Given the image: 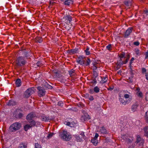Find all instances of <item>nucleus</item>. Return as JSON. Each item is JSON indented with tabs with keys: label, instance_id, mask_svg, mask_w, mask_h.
Listing matches in <instances>:
<instances>
[{
	"label": "nucleus",
	"instance_id": "1",
	"mask_svg": "<svg viewBox=\"0 0 148 148\" xmlns=\"http://www.w3.org/2000/svg\"><path fill=\"white\" fill-rule=\"evenodd\" d=\"M60 138L65 141H69L71 138V135L66 131H64L60 134Z\"/></svg>",
	"mask_w": 148,
	"mask_h": 148
},
{
	"label": "nucleus",
	"instance_id": "2",
	"mask_svg": "<svg viewBox=\"0 0 148 148\" xmlns=\"http://www.w3.org/2000/svg\"><path fill=\"white\" fill-rule=\"evenodd\" d=\"M21 124L19 122H16L12 124L10 127L11 132H15L19 130L21 127Z\"/></svg>",
	"mask_w": 148,
	"mask_h": 148
},
{
	"label": "nucleus",
	"instance_id": "3",
	"mask_svg": "<svg viewBox=\"0 0 148 148\" xmlns=\"http://www.w3.org/2000/svg\"><path fill=\"white\" fill-rule=\"evenodd\" d=\"M14 117L17 119H22L24 116L23 111L21 108H18L15 110L14 114Z\"/></svg>",
	"mask_w": 148,
	"mask_h": 148
},
{
	"label": "nucleus",
	"instance_id": "4",
	"mask_svg": "<svg viewBox=\"0 0 148 148\" xmlns=\"http://www.w3.org/2000/svg\"><path fill=\"white\" fill-rule=\"evenodd\" d=\"M26 62V61L24 60V57L22 56L18 57L16 60V64L18 66H22L24 65Z\"/></svg>",
	"mask_w": 148,
	"mask_h": 148
},
{
	"label": "nucleus",
	"instance_id": "5",
	"mask_svg": "<svg viewBox=\"0 0 148 148\" xmlns=\"http://www.w3.org/2000/svg\"><path fill=\"white\" fill-rule=\"evenodd\" d=\"M34 87L27 89L24 93V97L26 98H28L34 92Z\"/></svg>",
	"mask_w": 148,
	"mask_h": 148
},
{
	"label": "nucleus",
	"instance_id": "6",
	"mask_svg": "<svg viewBox=\"0 0 148 148\" xmlns=\"http://www.w3.org/2000/svg\"><path fill=\"white\" fill-rule=\"evenodd\" d=\"M37 89L38 90V95L39 97H42L45 95L46 91L44 88L39 86L37 87Z\"/></svg>",
	"mask_w": 148,
	"mask_h": 148
},
{
	"label": "nucleus",
	"instance_id": "7",
	"mask_svg": "<svg viewBox=\"0 0 148 148\" xmlns=\"http://www.w3.org/2000/svg\"><path fill=\"white\" fill-rule=\"evenodd\" d=\"M20 50L22 52V54L25 57H28L30 56L29 51H26L24 47H21Z\"/></svg>",
	"mask_w": 148,
	"mask_h": 148
},
{
	"label": "nucleus",
	"instance_id": "8",
	"mask_svg": "<svg viewBox=\"0 0 148 148\" xmlns=\"http://www.w3.org/2000/svg\"><path fill=\"white\" fill-rule=\"evenodd\" d=\"M18 103L16 101L13 99H11L7 103V105L10 106H12L17 105Z\"/></svg>",
	"mask_w": 148,
	"mask_h": 148
},
{
	"label": "nucleus",
	"instance_id": "9",
	"mask_svg": "<svg viewBox=\"0 0 148 148\" xmlns=\"http://www.w3.org/2000/svg\"><path fill=\"white\" fill-rule=\"evenodd\" d=\"M27 121L28 123H30L29 125L32 127L34 126H36L37 125H38L39 123V122L38 121H35L34 119L30 120Z\"/></svg>",
	"mask_w": 148,
	"mask_h": 148
},
{
	"label": "nucleus",
	"instance_id": "10",
	"mask_svg": "<svg viewBox=\"0 0 148 148\" xmlns=\"http://www.w3.org/2000/svg\"><path fill=\"white\" fill-rule=\"evenodd\" d=\"M132 28L131 27H129L126 31L125 32L124 37L127 38L130 35L131 33L132 32Z\"/></svg>",
	"mask_w": 148,
	"mask_h": 148
},
{
	"label": "nucleus",
	"instance_id": "11",
	"mask_svg": "<svg viewBox=\"0 0 148 148\" xmlns=\"http://www.w3.org/2000/svg\"><path fill=\"white\" fill-rule=\"evenodd\" d=\"M90 119V116L87 113H85V114H84V115L82 116L81 117V120L84 121H86Z\"/></svg>",
	"mask_w": 148,
	"mask_h": 148
},
{
	"label": "nucleus",
	"instance_id": "12",
	"mask_svg": "<svg viewBox=\"0 0 148 148\" xmlns=\"http://www.w3.org/2000/svg\"><path fill=\"white\" fill-rule=\"evenodd\" d=\"M78 51V49L77 48H75L74 49H72L69 50L67 51V53L70 54H73L77 53Z\"/></svg>",
	"mask_w": 148,
	"mask_h": 148
},
{
	"label": "nucleus",
	"instance_id": "13",
	"mask_svg": "<svg viewBox=\"0 0 148 148\" xmlns=\"http://www.w3.org/2000/svg\"><path fill=\"white\" fill-rule=\"evenodd\" d=\"M40 119L42 121H48L49 120H51L53 119L52 118H51L50 117L45 116H41L40 117Z\"/></svg>",
	"mask_w": 148,
	"mask_h": 148
},
{
	"label": "nucleus",
	"instance_id": "14",
	"mask_svg": "<svg viewBox=\"0 0 148 148\" xmlns=\"http://www.w3.org/2000/svg\"><path fill=\"white\" fill-rule=\"evenodd\" d=\"M136 143H140V145H143L144 143V140L142 139L140 136H138Z\"/></svg>",
	"mask_w": 148,
	"mask_h": 148
},
{
	"label": "nucleus",
	"instance_id": "15",
	"mask_svg": "<svg viewBox=\"0 0 148 148\" xmlns=\"http://www.w3.org/2000/svg\"><path fill=\"white\" fill-rule=\"evenodd\" d=\"M35 116L34 114L32 113L28 114L26 116V119L27 121L30 120H33Z\"/></svg>",
	"mask_w": 148,
	"mask_h": 148
},
{
	"label": "nucleus",
	"instance_id": "16",
	"mask_svg": "<svg viewBox=\"0 0 148 148\" xmlns=\"http://www.w3.org/2000/svg\"><path fill=\"white\" fill-rule=\"evenodd\" d=\"M63 19L65 20H67L69 21V23H70L72 20V17L69 15H66V16L63 17Z\"/></svg>",
	"mask_w": 148,
	"mask_h": 148
},
{
	"label": "nucleus",
	"instance_id": "17",
	"mask_svg": "<svg viewBox=\"0 0 148 148\" xmlns=\"http://www.w3.org/2000/svg\"><path fill=\"white\" fill-rule=\"evenodd\" d=\"M130 56L128 55V58H127L126 60L124 62L119 61V62L117 63V64H118V65L119 66H120L121 67V66L123 65L124 64H126Z\"/></svg>",
	"mask_w": 148,
	"mask_h": 148
},
{
	"label": "nucleus",
	"instance_id": "18",
	"mask_svg": "<svg viewBox=\"0 0 148 148\" xmlns=\"http://www.w3.org/2000/svg\"><path fill=\"white\" fill-rule=\"evenodd\" d=\"M74 2L73 0H66L64 2V5H69L71 4H73Z\"/></svg>",
	"mask_w": 148,
	"mask_h": 148
},
{
	"label": "nucleus",
	"instance_id": "19",
	"mask_svg": "<svg viewBox=\"0 0 148 148\" xmlns=\"http://www.w3.org/2000/svg\"><path fill=\"white\" fill-rule=\"evenodd\" d=\"M76 61L77 62L81 65H84V64H85V61L84 59H78Z\"/></svg>",
	"mask_w": 148,
	"mask_h": 148
},
{
	"label": "nucleus",
	"instance_id": "20",
	"mask_svg": "<svg viewBox=\"0 0 148 148\" xmlns=\"http://www.w3.org/2000/svg\"><path fill=\"white\" fill-rule=\"evenodd\" d=\"M44 86L45 88L49 89H51L53 88L52 86L49 84L47 82H45L44 84Z\"/></svg>",
	"mask_w": 148,
	"mask_h": 148
},
{
	"label": "nucleus",
	"instance_id": "21",
	"mask_svg": "<svg viewBox=\"0 0 148 148\" xmlns=\"http://www.w3.org/2000/svg\"><path fill=\"white\" fill-rule=\"evenodd\" d=\"M120 58V60L119 61L124 62L123 60V58H125L126 57L125 56V53L124 52H122V53L119 56Z\"/></svg>",
	"mask_w": 148,
	"mask_h": 148
},
{
	"label": "nucleus",
	"instance_id": "22",
	"mask_svg": "<svg viewBox=\"0 0 148 148\" xmlns=\"http://www.w3.org/2000/svg\"><path fill=\"white\" fill-rule=\"evenodd\" d=\"M15 84L17 87H19L21 85V81L20 79H16V82Z\"/></svg>",
	"mask_w": 148,
	"mask_h": 148
},
{
	"label": "nucleus",
	"instance_id": "23",
	"mask_svg": "<svg viewBox=\"0 0 148 148\" xmlns=\"http://www.w3.org/2000/svg\"><path fill=\"white\" fill-rule=\"evenodd\" d=\"M35 41L36 42L40 43L42 41V39L40 37H36L35 39Z\"/></svg>",
	"mask_w": 148,
	"mask_h": 148
},
{
	"label": "nucleus",
	"instance_id": "24",
	"mask_svg": "<svg viewBox=\"0 0 148 148\" xmlns=\"http://www.w3.org/2000/svg\"><path fill=\"white\" fill-rule=\"evenodd\" d=\"M27 144L25 143H22L19 144L18 148H27Z\"/></svg>",
	"mask_w": 148,
	"mask_h": 148
},
{
	"label": "nucleus",
	"instance_id": "25",
	"mask_svg": "<svg viewBox=\"0 0 148 148\" xmlns=\"http://www.w3.org/2000/svg\"><path fill=\"white\" fill-rule=\"evenodd\" d=\"M129 46L133 45H134L136 46H138L139 45L140 43L138 41H136L133 42H132L131 43H130L129 42Z\"/></svg>",
	"mask_w": 148,
	"mask_h": 148
},
{
	"label": "nucleus",
	"instance_id": "26",
	"mask_svg": "<svg viewBox=\"0 0 148 148\" xmlns=\"http://www.w3.org/2000/svg\"><path fill=\"white\" fill-rule=\"evenodd\" d=\"M32 127L29 124H27L24 126V129L26 132L30 128Z\"/></svg>",
	"mask_w": 148,
	"mask_h": 148
},
{
	"label": "nucleus",
	"instance_id": "27",
	"mask_svg": "<svg viewBox=\"0 0 148 148\" xmlns=\"http://www.w3.org/2000/svg\"><path fill=\"white\" fill-rule=\"evenodd\" d=\"M138 106V105L137 104H134L132 106V111L134 112L136 111L137 109V108Z\"/></svg>",
	"mask_w": 148,
	"mask_h": 148
},
{
	"label": "nucleus",
	"instance_id": "28",
	"mask_svg": "<svg viewBox=\"0 0 148 148\" xmlns=\"http://www.w3.org/2000/svg\"><path fill=\"white\" fill-rule=\"evenodd\" d=\"M89 48L88 47H87L86 49L84 50V52L86 54L87 56L89 55L90 54V52L89 51Z\"/></svg>",
	"mask_w": 148,
	"mask_h": 148
},
{
	"label": "nucleus",
	"instance_id": "29",
	"mask_svg": "<svg viewBox=\"0 0 148 148\" xmlns=\"http://www.w3.org/2000/svg\"><path fill=\"white\" fill-rule=\"evenodd\" d=\"M93 90L94 92L98 93L99 92L100 89L97 86H96L94 88Z\"/></svg>",
	"mask_w": 148,
	"mask_h": 148
},
{
	"label": "nucleus",
	"instance_id": "30",
	"mask_svg": "<svg viewBox=\"0 0 148 148\" xmlns=\"http://www.w3.org/2000/svg\"><path fill=\"white\" fill-rule=\"evenodd\" d=\"M124 3L127 6H129L131 5V2L130 1H124Z\"/></svg>",
	"mask_w": 148,
	"mask_h": 148
},
{
	"label": "nucleus",
	"instance_id": "31",
	"mask_svg": "<svg viewBox=\"0 0 148 148\" xmlns=\"http://www.w3.org/2000/svg\"><path fill=\"white\" fill-rule=\"evenodd\" d=\"M90 60L89 58H87V60H86V62L85 63V64H84V65L86 66H89V65L90 63Z\"/></svg>",
	"mask_w": 148,
	"mask_h": 148
},
{
	"label": "nucleus",
	"instance_id": "32",
	"mask_svg": "<svg viewBox=\"0 0 148 148\" xmlns=\"http://www.w3.org/2000/svg\"><path fill=\"white\" fill-rule=\"evenodd\" d=\"M91 83H92L93 85L92 86H95L96 84L97 83V81L96 78H94L92 80V81L91 82Z\"/></svg>",
	"mask_w": 148,
	"mask_h": 148
},
{
	"label": "nucleus",
	"instance_id": "33",
	"mask_svg": "<svg viewBox=\"0 0 148 148\" xmlns=\"http://www.w3.org/2000/svg\"><path fill=\"white\" fill-rule=\"evenodd\" d=\"M119 99L121 103L122 104H123L124 105H125L127 102V101L124 100L122 98H119Z\"/></svg>",
	"mask_w": 148,
	"mask_h": 148
},
{
	"label": "nucleus",
	"instance_id": "34",
	"mask_svg": "<svg viewBox=\"0 0 148 148\" xmlns=\"http://www.w3.org/2000/svg\"><path fill=\"white\" fill-rule=\"evenodd\" d=\"M75 137L77 142H80L81 141L82 139L78 135H75Z\"/></svg>",
	"mask_w": 148,
	"mask_h": 148
},
{
	"label": "nucleus",
	"instance_id": "35",
	"mask_svg": "<svg viewBox=\"0 0 148 148\" xmlns=\"http://www.w3.org/2000/svg\"><path fill=\"white\" fill-rule=\"evenodd\" d=\"M77 106L78 107L81 108H83L84 106V105L81 102H79L77 104Z\"/></svg>",
	"mask_w": 148,
	"mask_h": 148
},
{
	"label": "nucleus",
	"instance_id": "36",
	"mask_svg": "<svg viewBox=\"0 0 148 148\" xmlns=\"http://www.w3.org/2000/svg\"><path fill=\"white\" fill-rule=\"evenodd\" d=\"M91 141L93 145L95 146L97 145L98 143V141L97 140H95L92 139H91Z\"/></svg>",
	"mask_w": 148,
	"mask_h": 148
},
{
	"label": "nucleus",
	"instance_id": "37",
	"mask_svg": "<svg viewBox=\"0 0 148 148\" xmlns=\"http://www.w3.org/2000/svg\"><path fill=\"white\" fill-rule=\"evenodd\" d=\"M100 132L101 133L103 134H106L107 133L106 130L103 127H102L101 129Z\"/></svg>",
	"mask_w": 148,
	"mask_h": 148
},
{
	"label": "nucleus",
	"instance_id": "38",
	"mask_svg": "<svg viewBox=\"0 0 148 148\" xmlns=\"http://www.w3.org/2000/svg\"><path fill=\"white\" fill-rule=\"evenodd\" d=\"M93 75L94 76V78H96L98 76L97 72L95 70L93 71Z\"/></svg>",
	"mask_w": 148,
	"mask_h": 148
},
{
	"label": "nucleus",
	"instance_id": "39",
	"mask_svg": "<svg viewBox=\"0 0 148 148\" xmlns=\"http://www.w3.org/2000/svg\"><path fill=\"white\" fill-rule=\"evenodd\" d=\"M54 133H50L47 136V137L48 139H49L51 138L52 136L53 135Z\"/></svg>",
	"mask_w": 148,
	"mask_h": 148
},
{
	"label": "nucleus",
	"instance_id": "40",
	"mask_svg": "<svg viewBox=\"0 0 148 148\" xmlns=\"http://www.w3.org/2000/svg\"><path fill=\"white\" fill-rule=\"evenodd\" d=\"M133 140L132 139H130L128 138L127 139L126 141L128 143H132V141Z\"/></svg>",
	"mask_w": 148,
	"mask_h": 148
},
{
	"label": "nucleus",
	"instance_id": "41",
	"mask_svg": "<svg viewBox=\"0 0 148 148\" xmlns=\"http://www.w3.org/2000/svg\"><path fill=\"white\" fill-rule=\"evenodd\" d=\"M54 73L55 74V76L56 77L59 78L60 77V75H59V73L58 71H56L54 72Z\"/></svg>",
	"mask_w": 148,
	"mask_h": 148
},
{
	"label": "nucleus",
	"instance_id": "42",
	"mask_svg": "<svg viewBox=\"0 0 148 148\" xmlns=\"http://www.w3.org/2000/svg\"><path fill=\"white\" fill-rule=\"evenodd\" d=\"M75 71L73 69H72L71 70L69 71V74L70 75V76H71L72 75V74L75 73Z\"/></svg>",
	"mask_w": 148,
	"mask_h": 148
},
{
	"label": "nucleus",
	"instance_id": "43",
	"mask_svg": "<svg viewBox=\"0 0 148 148\" xmlns=\"http://www.w3.org/2000/svg\"><path fill=\"white\" fill-rule=\"evenodd\" d=\"M128 137V136L126 135H123L121 138L124 140H126L127 139Z\"/></svg>",
	"mask_w": 148,
	"mask_h": 148
},
{
	"label": "nucleus",
	"instance_id": "44",
	"mask_svg": "<svg viewBox=\"0 0 148 148\" xmlns=\"http://www.w3.org/2000/svg\"><path fill=\"white\" fill-rule=\"evenodd\" d=\"M35 148H41V145L38 143L35 144Z\"/></svg>",
	"mask_w": 148,
	"mask_h": 148
},
{
	"label": "nucleus",
	"instance_id": "45",
	"mask_svg": "<svg viewBox=\"0 0 148 148\" xmlns=\"http://www.w3.org/2000/svg\"><path fill=\"white\" fill-rule=\"evenodd\" d=\"M58 105L59 106L62 107L63 106L64 103L62 101H60L58 102Z\"/></svg>",
	"mask_w": 148,
	"mask_h": 148
},
{
	"label": "nucleus",
	"instance_id": "46",
	"mask_svg": "<svg viewBox=\"0 0 148 148\" xmlns=\"http://www.w3.org/2000/svg\"><path fill=\"white\" fill-rule=\"evenodd\" d=\"M76 125V123L73 121L71 123L70 127H74Z\"/></svg>",
	"mask_w": 148,
	"mask_h": 148
},
{
	"label": "nucleus",
	"instance_id": "47",
	"mask_svg": "<svg viewBox=\"0 0 148 148\" xmlns=\"http://www.w3.org/2000/svg\"><path fill=\"white\" fill-rule=\"evenodd\" d=\"M138 96L141 97L143 96L142 93L141 92L139 91L137 92Z\"/></svg>",
	"mask_w": 148,
	"mask_h": 148
},
{
	"label": "nucleus",
	"instance_id": "48",
	"mask_svg": "<svg viewBox=\"0 0 148 148\" xmlns=\"http://www.w3.org/2000/svg\"><path fill=\"white\" fill-rule=\"evenodd\" d=\"M133 76H132L131 77H130L129 78V79H128V82H130L131 83H132L133 82L132 78Z\"/></svg>",
	"mask_w": 148,
	"mask_h": 148
},
{
	"label": "nucleus",
	"instance_id": "49",
	"mask_svg": "<svg viewBox=\"0 0 148 148\" xmlns=\"http://www.w3.org/2000/svg\"><path fill=\"white\" fill-rule=\"evenodd\" d=\"M85 57L83 56H80L78 58V59H84Z\"/></svg>",
	"mask_w": 148,
	"mask_h": 148
},
{
	"label": "nucleus",
	"instance_id": "50",
	"mask_svg": "<svg viewBox=\"0 0 148 148\" xmlns=\"http://www.w3.org/2000/svg\"><path fill=\"white\" fill-rule=\"evenodd\" d=\"M107 78V77H103L102 79V80L103 81V83H105L106 82L107 80L106 79Z\"/></svg>",
	"mask_w": 148,
	"mask_h": 148
},
{
	"label": "nucleus",
	"instance_id": "51",
	"mask_svg": "<svg viewBox=\"0 0 148 148\" xmlns=\"http://www.w3.org/2000/svg\"><path fill=\"white\" fill-rule=\"evenodd\" d=\"M88 99L90 101H93L94 99L92 96H90L89 97Z\"/></svg>",
	"mask_w": 148,
	"mask_h": 148
},
{
	"label": "nucleus",
	"instance_id": "52",
	"mask_svg": "<svg viewBox=\"0 0 148 148\" xmlns=\"http://www.w3.org/2000/svg\"><path fill=\"white\" fill-rule=\"evenodd\" d=\"M94 92V91L93 90L91 89H90L89 90V92L91 94H93Z\"/></svg>",
	"mask_w": 148,
	"mask_h": 148
},
{
	"label": "nucleus",
	"instance_id": "53",
	"mask_svg": "<svg viewBox=\"0 0 148 148\" xmlns=\"http://www.w3.org/2000/svg\"><path fill=\"white\" fill-rule=\"evenodd\" d=\"M145 59H147L148 58V50L147 51L145 52Z\"/></svg>",
	"mask_w": 148,
	"mask_h": 148
},
{
	"label": "nucleus",
	"instance_id": "54",
	"mask_svg": "<svg viewBox=\"0 0 148 148\" xmlns=\"http://www.w3.org/2000/svg\"><path fill=\"white\" fill-rule=\"evenodd\" d=\"M130 97V95L127 94H125L124 95V97L126 99H127L129 98Z\"/></svg>",
	"mask_w": 148,
	"mask_h": 148
},
{
	"label": "nucleus",
	"instance_id": "55",
	"mask_svg": "<svg viewBox=\"0 0 148 148\" xmlns=\"http://www.w3.org/2000/svg\"><path fill=\"white\" fill-rule=\"evenodd\" d=\"M65 28L66 29L68 30H69L71 28V27L68 25H67L65 26Z\"/></svg>",
	"mask_w": 148,
	"mask_h": 148
},
{
	"label": "nucleus",
	"instance_id": "56",
	"mask_svg": "<svg viewBox=\"0 0 148 148\" xmlns=\"http://www.w3.org/2000/svg\"><path fill=\"white\" fill-rule=\"evenodd\" d=\"M142 71L143 73H145L146 71V69L144 68H143L142 69Z\"/></svg>",
	"mask_w": 148,
	"mask_h": 148
},
{
	"label": "nucleus",
	"instance_id": "57",
	"mask_svg": "<svg viewBox=\"0 0 148 148\" xmlns=\"http://www.w3.org/2000/svg\"><path fill=\"white\" fill-rule=\"evenodd\" d=\"M42 64V63H41L40 62H39V61H38L36 63L37 66H40V64Z\"/></svg>",
	"mask_w": 148,
	"mask_h": 148
},
{
	"label": "nucleus",
	"instance_id": "58",
	"mask_svg": "<svg viewBox=\"0 0 148 148\" xmlns=\"http://www.w3.org/2000/svg\"><path fill=\"white\" fill-rule=\"evenodd\" d=\"M116 68H115V69L116 70H118L119 69H120L121 66L118 65V64H116Z\"/></svg>",
	"mask_w": 148,
	"mask_h": 148
},
{
	"label": "nucleus",
	"instance_id": "59",
	"mask_svg": "<svg viewBox=\"0 0 148 148\" xmlns=\"http://www.w3.org/2000/svg\"><path fill=\"white\" fill-rule=\"evenodd\" d=\"M145 136H146L147 138H148V131H146L145 132Z\"/></svg>",
	"mask_w": 148,
	"mask_h": 148
},
{
	"label": "nucleus",
	"instance_id": "60",
	"mask_svg": "<svg viewBox=\"0 0 148 148\" xmlns=\"http://www.w3.org/2000/svg\"><path fill=\"white\" fill-rule=\"evenodd\" d=\"M134 58H132L131 60H130V64H131L132 63V62L134 60Z\"/></svg>",
	"mask_w": 148,
	"mask_h": 148
},
{
	"label": "nucleus",
	"instance_id": "61",
	"mask_svg": "<svg viewBox=\"0 0 148 148\" xmlns=\"http://www.w3.org/2000/svg\"><path fill=\"white\" fill-rule=\"evenodd\" d=\"M106 47L108 50L110 51L112 49V47Z\"/></svg>",
	"mask_w": 148,
	"mask_h": 148
},
{
	"label": "nucleus",
	"instance_id": "62",
	"mask_svg": "<svg viewBox=\"0 0 148 148\" xmlns=\"http://www.w3.org/2000/svg\"><path fill=\"white\" fill-rule=\"evenodd\" d=\"M145 14L147 15H148V10H146L144 11Z\"/></svg>",
	"mask_w": 148,
	"mask_h": 148
},
{
	"label": "nucleus",
	"instance_id": "63",
	"mask_svg": "<svg viewBox=\"0 0 148 148\" xmlns=\"http://www.w3.org/2000/svg\"><path fill=\"white\" fill-rule=\"evenodd\" d=\"M113 89V88H112L111 87H110L108 88V90L111 91Z\"/></svg>",
	"mask_w": 148,
	"mask_h": 148
},
{
	"label": "nucleus",
	"instance_id": "64",
	"mask_svg": "<svg viewBox=\"0 0 148 148\" xmlns=\"http://www.w3.org/2000/svg\"><path fill=\"white\" fill-rule=\"evenodd\" d=\"M136 54L137 55H138L139 54V50L137 49L136 51Z\"/></svg>",
	"mask_w": 148,
	"mask_h": 148
}]
</instances>
